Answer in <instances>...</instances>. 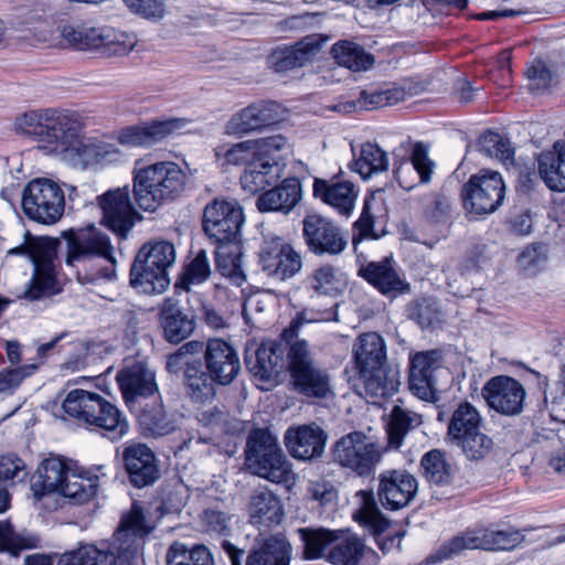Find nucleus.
<instances>
[{
    "instance_id": "obj_54",
    "label": "nucleus",
    "mask_w": 565,
    "mask_h": 565,
    "mask_svg": "<svg viewBox=\"0 0 565 565\" xmlns=\"http://www.w3.org/2000/svg\"><path fill=\"white\" fill-rule=\"evenodd\" d=\"M215 158L222 166H248L256 153L252 140H244L236 143L220 145L214 149Z\"/></svg>"
},
{
    "instance_id": "obj_55",
    "label": "nucleus",
    "mask_w": 565,
    "mask_h": 565,
    "mask_svg": "<svg viewBox=\"0 0 565 565\" xmlns=\"http://www.w3.org/2000/svg\"><path fill=\"white\" fill-rule=\"evenodd\" d=\"M348 245L347 232L331 218L320 215V254L338 255Z\"/></svg>"
},
{
    "instance_id": "obj_40",
    "label": "nucleus",
    "mask_w": 565,
    "mask_h": 565,
    "mask_svg": "<svg viewBox=\"0 0 565 565\" xmlns=\"http://www.w3.org/2000/svg\"><path fill=\"white\" fill-rule=\"evenodd\" d=\"M279 178L280 168L276 162L256 157L245 167L239 181L245 192L256 194L276 183Z\"/></svg>"
},
{
    "instance_id": "obj_19",
    "label": "nucleus",
    "mask_w": 565,
    "mask_h": 565,
    "mask_svg": "<svg viewBox=\"0 0 565 565\" xmlns=\"http://www.w3.org/2000/svg\"><path fill=\"white\" fill-rule=\"evenodd\" d=\"M285 352L282 342L273 340L258 347L248 345L245 351L246 367L259 381H274L285 370Z\"/></svg>"
},
{
    "instance_id": "obj_59",
    "label": "nucleus",
    "mask_w": 565,
    "mask_h": 565,
    "mask_svg": "<svg viewBox=\"0 0 565 565\" xmlns=\"http://www.w3.org/2000/svg\"><path fill=\"white\" fill-rule=\"evenodd\" d=\"M254 104L234 114L226 122L224 131L228 136L241 137L260 129Z\"/></svg>"
},
{
    "instance_id": "obj_35",
    "label": "nucleus",
    "mask_w": 565,
    "mask_h": 565,
    "mask_svg": "<svg viewBox=\"0 0 565 565\" xmlns=\"http://www.w3.org/2000/svg\"><path fill=\"white\" fill-rule=\"evenodd\" d=\"M72 469L71 462L60 456L44 459L32 477L31 489L34 495L40 498L47 493H57Z\"/></svg>"
},
{
    "instance_id": "obj_64",
    "label": "nucleus",
    "mask_w": 565,
    "mask_h": 565,
    "mask_svg": "<svg viewBox=\"0 0 565 565\" xmlns=\"http://www.w3.org/2000/svg\"><path fill=\"white\" fill-rule=\"evenodd\" d=\"M250 140L252 143H254L256 157L262 159H269L271 162H276L274 158L275 152L282 151L288 148L287 139L281 135Z\"/></svg>"
},
{
    "instance_id": "obj_27",
    "label": "nucleus",
    "mask_w": 565,
    "mask_h": 565,
    "mask_svg": "<svg viewBox=\"0 0 565 565\" xmlns=\"http://www.w3.org/2000/svg\"><path fill=\"white\" fill-rule=\"evenodd\" d=\"M359 275L386 297L396 298L411 290L409 284L388 258L362 266Z\"/></svg>"
},
{
    "instance_id": "obj_26",
    "label": "nucleus",
    "mask_w": 565,
    "mask_h": 565,
    "mask_svg": "<svg viewBox=\"0 0 565 565\" xmlns=\"http://www.w3.org/2000/svg\"><path fill=\"white\" fill-rule=\"evenodd\" d=\"M292 546L282 533L260 532L246 558V565H289Z\"/></svg>"
},
{
    "instance_id": "obj_24",
    "label": "nucleus",
    "mask_w": 565,
    "mask_h": 565,
    "mask_svg": "<svg viewBox=\"0 0 565 565\" xmlns=\"http://www.w3.org/2000/svg\"><path fill=\"white\" fill-rule=\"evenodd\" d=\"M186 120L171 118L124 128L118 135V142L127 147H150L174 132L183 129Z\"/></svg>"
},
{
    "instance_id": "obj_1",
    "label": "nucleus",
    "mask_w": 565,
    "mask_h": 565,
    "mask_svg": "<svg viewBox=\"0 0 565 565\" xmlns=\"http://www.w3.org/2000/svg\"><path fill=\"white\" fill-rule=\"evenodd\" d=\"M148 534L141 510L134 505L105 548L84 545L60 555L57 565H134Z\"/></svg>"
},
{
    "instance_id": "obj_58",
    "label": "nucleus",
    "mask_w": 565,
    "mask_h": 565,
    "mask_svg": "<svg viewBox=\"0 0 565 565\" xmlns=\"http://www.w3.org/2000/svg\"><path fill=\"white\" fill-rule=\"evenodd\" d=\"M203 349L204 343L201 341L193 340L184 343L175 352L168 355L166 363L168 372L177 374L201 362V360L194 359V356L203 352Z\"/></svg>"
},
{
    "instance_id": "obj_16",
    "label": "nucleus",
    "mask_w": 565,
    "mask_h": 565,
    "mask_svg": "<svg viewBox=\"0 0 565 565\" xmlns=\"http://www.w3.org/2000/svg\"><path fill=\"white\" fill-rule=\"evenodd\" d=\"M481 394L491 409L504 416L521 414L526 396L523 384L508 375H497L488 380Z\"/></svg>"
},
{
    "instance_id": "obj_30",
    "label": "nucleus",
    "mask_w": 565,
    "mask_h": 565,
    "mask_svg": "<svg viewBox=\"0 0 565 565\" xmlns=\"http://www.w3.org/2000/svg\"><path fill=\"white\" fill-rule=\"evenodd\" d=\"M289 369L296 387L308 396H318V371L306 340H297L288 351Z\"/></svg>"
},
{
    "instance_id": "obj_9",
    "label": "nucleus",
    "mask_w": 565,
    "mask_h": 565,
    "mask_svg": "<svg viewBox=\"0 0 565 565\" xmlns=\"http://www.w3.org/2000/svg\"><path fill=\"white\" fill-rule=\"evenodd\" d=\"M66 204L62 186L49 178H35L26 183L21 194L23 213L32 221L52 225L64 214Z\"/></svg>"
},
{
    "instance_id": "obj_49",
    "label": "nucleus",
    "mask_w": 565,
    "mask_h": 565,
    "mask_svg": "<svg viewBox=\"0 0 565 565\" xmlns=\"http://www.w3.org/2000/svg\"><path fill=\"white\" fill-rule=\"evenodd\" d=\"M167 565H215V562L210 548L203 544L188 547L174 542L168 550Z\"/></svg>"
},
{
    "instance_id": "obj_13",
    "label": "nucleus",
    "mask_w": 565,
    "mask_h": 565,
    "mask_svg": "<svg viewBox=\"0 0 565 565\" xmlns=\"http://www.w3.org/2000/svg\"><path fill=\"white\" fill-rule=\"evenodd\" d=\"M333 565H377V553L355 534H338L320 527V558Z\"/></svg>"
},
{
    "instance_id": "obj_42",
    "label": "nucleus",
    "mask_w": 565,
    "mask_h": 565,
    "mask_svg": "<svg viewBox=\"0 0 565 565\" xmlns=\"http://www.w3.org/2000/svg\"><path fill=\"white\" fill-rule=\"evenodd\" d=\"M354 358L360 372L385 366L386 352L383 338L376 332L360 335L354 343Z\"/></svg>"
},
{
    "instance_id": "obj_21",
    "label": "nucleus",
    "mask_w": 565,
    "mask_h": 565,
    "mask_svg": "<svg viewBox=\"0 0 565 565\" xmlns=\"http://www.w3.org/2000/svg\"><path fill=\"white\" fill-rule=\"evenodd\" d=\"M204 364L218 385L233 383L241 372V361L236 350L222 339H211L204 345Z\"/></svg>"
},
{
    "instance_id": "obj_57",
    "label": "nucleus",
    "mask_w": 565,
    "mask_h": 565,
    "mask_svg": "<svg viewBox=\"0 0 565 565\" xmlns=\"http://www.w3.org/2000/svg\"><path fill=\"white\" fill-rule=\"evenodd\" d=\"M382 204L374 198L365 199L362 213L359 220L354 223V228L358 231L359 236L353 237V245L355 246L363 238H377L373 228L376 222L382 217L379 213L382 212Z\"/></svg>"
},
{
    "instance_id": "obj_53",
    "label": "nucleus",
    "mask_w": 565,
    "mask_h": 565,
    "mask_svg": "<svg viewBox=\"0 0 565 565\" xmlns=\"http://www.w3.org/2000/svg\"><path fill=\"white\" fill-rule=\"evenodd\" d=\"M458 447L469 461H481L490 456L493 450V439L486 433L477 430L468 434L450 444Z\"/></svg>"
},
{
    "instance_id": "obj_46",
    "label": "nucleus",
    "mask_w": 565,
    "mask_h": 565,
    "mask_svg": "<svg viewBox=\"0 0 565 565\" xmlns=\"http://www.w3.org/2000/svg\"><path fill=\"white\" fill-rule=\"evenodd\" d=\"M99 488V478L97 476H84L74 468L68 471L64 479L58 494L73 500L76 503H84L92 499Z\"/></svg>"
},
{
    "instance_id": "obj_47",
    "label": "nucleus",
    "mask_w": 565,
    "mask_h": 565,
    "mask_svg": "<svg viewBox=\"0 0 565 565\" xmlns=\"http://www.w3.org/2000/svg\"><path fill=\"white\" fill-rule=\"evenodd\" d=\"M217 381L213 379L211 372L202 369L199 362L193 366H189L184 371V385L188 394L195 402H204L215 396V385Z\"/></svg>"
},
{
    "instance_id": "obj_32",
    "label": "nucleus",
    "mask_w": 565,
    "mask_h": 565,
    "mask_svg": "<svg viewBox=\"0 0 565 565\" xmlns=\"http://www.w3.org/2000/svg\"><path fill=\"white\" fill-rule=\"evenodd\" d=\"M138 423L141 434L147 438L170 435L179 427L178 415L167 411L160 398L146 401L140 405Z\"/></svg>"
},
{
    "instance_id": "obj_29",
    "label": "nucleus",
    "mask_w": 565,
    "mask_h": 565,
    "mask_svg": "<svg viewBox=\"0 0 565 565\" xmlns=\"http://www.w3.org/2000/svg\"><path fill=\"white\" fill-rule=\"evenodd\" d=\"M411 87L392 86L385 89L361 90L355 100L338 103L335 105L324 106V110H332L342 114H349L354 110H373L386 106H393L404 100L409 94Z\"/></svg>"
},
{
    "instance_id": "obj_45",
    "label": "nucleus",
    "mask_w": 565,
    "mask_h": 565,
    "mask_svg": "<svg viewBox=\"0 0 565 565\" xmlns=\"http://www.w3.org/2000/svg\"><path fill=\"white\" fill-rule=\"evenodd\" d=\"M285 441L295 458L308 460L312 459L318 452V433L312 425L288 429Z\"/></svg>"
},
{
    "instance_id": "obj_17",
    "label": "nucleus",
    "mask_w": 565,
    "mask_h": 565,
    "mask_svg": "<svg viewBox=\"0 0 565 565\" xmlns=\"http://www.w3.org/2000/svg\"><path fill=\"white\" fill-rule=\"evenodd\" d=\"M377 481L379 501L384 509L391 511L407 507L418 491L417 479L405 469L382 471Z\"/></svg>"
},
{
    "instance_id": "obj_50",
    "label": "nucleus",
    "mask_w": 565,
    "mask_h": 565,
    "mask_svg": "<svg viewBox=\"0 0 565 565\" xmlns=\"http://www.w3.org/2000/svg\"><path fill=\"white\" fill-rule=\"evenodd\" d=\"M331 53L339 65L353 72L367 71L374 64L373 55L352 42H342L333 45Z\"/></svg>"
},
{
    "instance_id": "obj_63",
    "label": "nucleus",
    "mask_w": 565,
    "mask_h": 565,
    "mask_svg": "<svg viewBox=\"0 0 565 565\" xmlns=\"http://www.w3.org/2000/svg\"><path fill=\"white\" fill-rule=\"evenodd\" d=\"M523 533L515 527L493 525L492 552L513 551L524 542Z\"/></svg>"
},
{
    "instance_id": "obj_25",
    "label": "nucleus",
    "mask_w": 565,
    "mask_h": 565,
    "mask_svg": "<svg viewBox=\"0 0 565 565\" xmlns=\"http://www.w3.org/2000/svg\"><path fill=\"white\" fill-rule=\"evenodd\" d=\"M122 459L129 481L136 488L150 486L159 479L158 459L147 445L134 444L126 447Z\"/></svg>"
},
{
    "instance_id": "obj_43",
    "label": "nucleus",
    "mask_w": 565,
    "mask_h": 565,
    "mask_svg": "<svg viewBox=\"0 0 565 565\" xmlns=\"http://www.w3.org/2000/svg\"><path fill=\"white\" fill-rule=\"evenodd\" d=\"M482 427L483 418L478 408L469 402H460L451 413L446 438L451 444Z\"/></svg>"
},
{
    "instance_id": "obj_28",
    "label": "nucleus",
    "mask_w": 565,
    "mask_h": 565,
    "mask_svg": "<svg viewBox=\"0 0 565 565\" xmlns=\"http://www.w3.org/2000/svg\"><path fill=\"white\" fill-rule=\"evenodd\" d=\"M318 54V35L305 36L294 45L276 47L268 56V64L276 73L302 67Z\"/></svg>"
},
{
    "instance_id": "obj_22",
    "label": "nucleus",
    "mask_w": 565,
    "mask_h": 565,
    "mask_svg": "<svg viewBox=\"0 0 565 565\" xmlns=\"http://www.w3.org/2000/svg\"><path fill=\"white\" fill-rule=\"evenodd\" d=\"M444 354L441 350L417 352L411 358L408 375L409 390L420 399L429 401L434 397V373L443 366Z\"/></svg>"
},
{
    "instance_id": "obj_23",
    "label": "nucleus",
    "mask_w": 565,
    "mask_h": 565,
    "mask_svg": "<svg viewBox=\"0 0 565 565\" xmlns=\"http://www.w3.org/2000/svg\"><path fill=\"white\" fill-rule=\"evenodd\" d=\"M493 524L467 530L444 543L435 553L430 554L423 564L440 563L460 555L466 550H483L492 552Z\"/></svg>"
},
{
    "instance_id": "obj_39",
    "label": "nucleus",
    "mask_w": 565,
    "mask_h": 565,
    "mask_svg": "<svg viewBox=\"0 0 565 565\" xmlns=\"http://www.w3.org/2000/svg\"><path fill=\"white\" fill-rule=\"evenodd\" d=\"M301 199L300 182L296 178L285 179L280 185L263 193L257 199L262 212L288 213Z\"/></svg>"
},
{
    "instance_id": "obj_10",
    "label": "nucleus",
    "mask_w": 565,
    "mask_h": 565,
    "mask_svg": "<svg viewBox=\"0 0 565 565\" xmlns=\"http://www.w3.org/2000/svg\"><path fill=\"white\" fill-rule=\"evenodd\" d=\"M386 447L360 431L342 437L333 446V459L359 476L371 475L382 460Z\"/></svg>"
},
{
    "instance_id": "obj_5",
    "label": "nucleus",
    "mask_w": 565,
    "mask_h": 565,
    "mask_svg": "<svg viewBox=\"0 0 565 565\" xmlns=\"http://www.w3.org/2000/svg\"><path fill=\"white\" fill-rule=\"evenodd\" d=\"M71 124L61 137L58 149L54 154L83 169L119 163L126 159L122 151L115 145L83 136L82 125L76 115H73Z\"/></svg>"
},
{
    "instance_id": "obj_51",
    "label": "nucleus",
    "mask_w": 565,
    "mask_h": 565,
    "mask_svg": "<svg viewBox=\"0 0 565 565\" xmlns=\"http://www.w3.org/2000/svg\"><path fill=\"white\" fill-rule=\"evenodd\" d=\"M425 479L434 484H448L455 473L454 466L447 461L446 454L439 449L426 452L420 460Z\"/></svg>"
},
{
    "instance_id": "obj_14",
    "label": "nucleus",
    "mask_w": 565,
    "mask_h": 565,
    "mask_svg": "<svg viewBox=\"0 0 565 565\" xmlns=\"http://www.w3.org/2000/svg\"><path fill=\"white\" fill-rule=\"evenodd\" d=\"M243 222V210L236 201L215 199L203 212V230L216 244L237 242Z\"/></svg>"
},
{
    "instance_id": "obj_8",
    "label": "nucleus",
    "mask_w": 565,
    "mask_h": 565,
    "mask_svg": "<svg viewBox=\"0 0 565 565\" xmlns=\"http://www.w3.org/2000/svg\"><path fill=\"white\" fill-rule=\"evenodd\" d=\"M73 115L53 108L25 111L15 117L13 130L38 142L47 153L54 154L67 125H72Z\"/></svg>"
},
{
    "instance_id": "obj_52",
    "label": "nucleus",
    "mask_w": 565,
    "mask_h": 565,
    "mask_svg": "<svg viewBox=\"0 0 565 565\" xmlns=\"http://www.w3.org/2000/svg\"><path fill=\"white\" fill-rule=\"evenodd\" d=\"M99 56H122L134 50L137 44V36L110 26H103Z\"/></svg>"
},
{
    "instance_id": "obj_4",
    "label": "nucleus",
    "mask_w": 565,
    "mask_h": 565,
    "mask_svg": "<svg viewBox=\"0 0 565 565\" xmlns=\"http://www.w3.org/2000/svg\"><path fill=\"white\" fill-rule=\"evenodd\" d=\"M58 244L56 238L33 236L24 231L21 243L8 249L7 256L24 257L33 264V275L23 295L25 299L39 300L60 291L55 266Z\"/></svg>"
},
{
    "instance_id": "obj_20",
    "label": "nucleus",
    "mask_w": 565,
    "mask_h": 565,
    "mask_svg": "<svg viewBox=\"0 0 565 565\" xmlns=\"http://www.w3.org/2000/svg\"><path fill=\"white\" fill-rule=\"evenodd\" d=\"M98 202L105 225L117 234L125 235L139 218V214L130 201L127 185L107 191L98 196Z\"/></svg>"
},
{
    "instance_id": "obj_34",
    "label": "nucleus",
    "mask_w": 565,
    "mask_h": 565,
    "mask_svg": "<svg viewBox=\"0 0 565 565\" xmlns=\"http://www.w3.org/2000/svg\"><path fill=\"white\" fill-rule=\"evenodd\" d=\"M359 189L349 180L320 179V201L332 207L340 216L349 218L355 207Z\"/></svg>"
},
{
    "instance_id": "obj_62",
    "label": "nucleus",
    "mask_w": 565,
    "mask_h": 565,
    "mask_svg": "<svg viewBox=\"0 0 565 565\" xmlns=\"http://www.w3.org/2000/svg\"><path fill=\"white\" fill-rule=\"evenodd\" d=\"M35 546V540L14 532L8 522H0V551L18 554Z\"/></svg>"
},
{
    "instance_id": "obj_60",
    "label": "nucleus",
    "mask_w": 565,
    "mask_h": 565,
    "mask_svg": "<svg viewBox=\"0 0 565 565\" xmlns=\"http://www.w3.org/2000/svg\"><path fill=\"white\" fill-rule=\"evenodd\" d=\"M480 148L488 156L494 157L504 163L512 160L514 156L509 139L493 131H488L481 136Z\"/></svg>"
},
{
    "instance_id": "obj_33",
    "label": "nucleus",
    "mask_w": 565,
    "mask_h": 565,
    "mask_svg": "<svg viewBox=\"0 0 565 565\" xmlns=\"http://www.w3.org/2000/svg\"><path fill=\"white\" fill-rule=\"evenodd\" d=\"M434 162L428 158L427 148L417 142L413 147L409 161L402 162L395 170V179L401 188L411 191L418 183H428L431 179Z\"/></svg>"
},
{
    "instance_id": "obj_12",
    "label": "nucleus",
    "mask_w": 565,
    "mask_h": 565,
    "mask_svg": "<svg viewBox=\"0 0 565 565\" xmlns=\"http://www.w3.org/2000/svg\"><path fill=\"white\" fill-rule=\"evenodd\" d=\"M67 242V265L85 258L98 256L108 260L109 266L100 269L97 277L113 279L115 276V258L109 237L95 226H88L78 231L70 230L63 234Z\"/></svg>"
},
{
    "instance_id": "obj_56",
    "label": "nucleus",
    "mask_w": 565,
    "mask_h": 565,
    "mask_svg": "<svg viewBox=\"0 0 565 565\" xmlns=\"http://www.w3.org/2000/svg\"><path fill=\"white\" fill-rule=\"evenodd\" d=\"M355 170L364 178L374 172L387 169L388 159L386 153L377 146L366 142L362 146L360 157L354 162Z\"/></svg>"
},
{
    "instance_id": "obj_15",
    "label": "nucleus",
    "mask_w": 565,
    "mask_h": 565,
    "mask_svg": "<svg viewBox=\"0 0 565 565\" xmlns=\"http://www.w3.org/2000/svg\"><path fill=\"white\" fill-rule=\"evenodd\" d=\"M356 497L359 498L360 507L353 513V519L376 536V543L384 554L393 550L401 551L402 539L405 536L406 531L399 530L382 535L388 527V521L379 509L373 491L361 490L356 493Z\"/></svg>"
},
{
    "instance_id": "obj_31",
    "label": "nucleus",
    "mask_w": 565,
    "mask_h": 565,
    "mask_svg": "<svg viewBox=\"0 0 565 565\" xmlns=\"http://www.w3.org/2000/svg\"><path fill=\"white\" fill-rule=\"evenodd\" d=\"M117 381L126 404L147 398L158 391L154 372L143 363H135L117 374Z\"/></svg>"
},
{
    "instance_id": "obj_18",
    "label": "nucleus",
    "mask_w": 565,
    "mask_h": 565,
    "mask_svg": "<svg viewBox=\"0 0 565 565\" xmlns=\"http://www.w3.org/2000/svg\"><path fill=\"white\" fill-rule=\"evenodd\" d=\"M259 264L267 276L286 280L301 269L300 255L282 238L267 237L259 250Z\"/></svg>"
},
{
    "instance_id": "obj_7",
    "label": "nucleus",
    "mask_w": 565,
    "mask_h": 565,
    "mask_svg": "<svg viewBox=\"0 0 565 565\" xmlns=\"http://www.w3.org/2000/svg\"><path fill=\"white\" fill-rule=\"evenodd\" d=\"M246 467L253 475L270 482H289L292 470L277 438L267 429H253L247 438Z\"/></svg>"
},
{
    "instance_id": "obj_3",
    "label": "nucleus",
    "mask_w": 565,
    "mask_h": 565,
    "mask_svg": "<svg viewBox=\"0 0 565 565\" xmlns=\"http://www.w3.org/2000/svg\"><path fill=\"white\" fill-rule=\"evenodd\" d=\"M62 408L68 416L111 441L128 434L129 424L122 413L96 393L73 390L65 396Z\"/></svg>"
},
{
    "instance_id": "obj_37",
    "label": "nucleus",
    "mask_w": 565,
    "mask_h": 565,
    "mask_svg": "<svg viewBox=\"0 0 565 565\" xmlns=\"http://www.w3.org/2000/svg\"><path fill=\"white\" fill-rule=\"evenodd\" d=\"M248 513L250 522L270 526L284 520L285 512L279 498L267 488H258L250 497Z\"/></svg>"
},
{
    "instance_id": "obj_36",
    "label": "nucleus",
    "mask_w": 565,
    "mask_h": 565,
    "mask_svg": "<svg viewBox=\"0 0 565 565\" xmlns=\"http://www.w3.org/2000/svg\"><path fill=\"white\" fill-rule=\"evenodd\" d=\"M160 326L166 340L178 344L194 330V320L184 313L173 299H166L160 309Z\"/></svg>"
},
{
    "instance_id": "obj_11",
    "label": "nucleus",
    "mask_w": 565,
    "mask_h": 565,
    "mask_svg": "<svg viewBox=\"0 0 565 565\" xmlns=\"http://www.w3.org/2000/svg\"><path fill=\"white\" fill-rule=\"evenodd\" d=\"M505 185L499 172L480 170L471 175L461 189L465 209L483 215L494 212L503 202Z\"/></svg>"
},
{
    "instance_id": "obj_61",
    "label": "nucleus",
    "mask_w": 565,
    "mask_h": 565,
    "mask_svg": "<svg viewBox=\"0 0 565 565\" xmlns=\"http://www.w3.org/2000/svg\"><path fill=\"white\" fill-rule=\"evenodd\" d=\"M210 275L211 267L207 254L204 249H201L186 266L181 284L185 290H190L192 285L202 284Z\"/></svg>"
},
{
    "instance_id": "obj_41",
    "label": "nucleus",
    "mask_w": 565,
    "mask_h": 565,
    "mask_svg": "<svg viewBox=\"0 0 565 565\" xmlns=\"http://www.w3.org/2000/svg\"><path fill=\"white\" fill-rule=\"evenodd\" d=\"M364 375L365 395L369 402L380 405L382 399L394 395L398 391V371L391 366L367 370Z\"/></svg>"
},
{
    "instance_id": "obj_38",
    "label": "nucleus",
    "mask_w": 565,
    "mask_h": 565,
    "mask_svg": "<svg viewBox=\"0 0 565 565\" xmlns=\"http://www.w3.org/2000/svg\"><path fill=\"white\" fill-rule=\"evenodd\" d=\"M539 173L552 191H565V141H556L552 149L543 151L537 158Z\"/></svg>"
},
{
    "instance_id": "obj_2",
    "label": "nucleus",
    "mask_w": 565,
    "mask_h": 565,
    "mask_svg": "<svg viewBox=\"0 0 565 565\" xmlns=\"http://www.w3.org/2000/svg\"><path fill=\"white\" fill-rule=\"evenodd\" d=\"M189 181L186 172L173 161L141 164L136 161L132 170V194L138 207L156 212L166 203L177 200Z\"/></svg>"
},
{
    "instance_id": "obj_6",
    "label": "nucleus",
    "mask_w": 565,
    "mask_h": 565,
    "mask_svg": "<svg viewBox=\"0 0 565 565\" xmlns=\"http://www.w3.org/2000/svg\"><path fill=\"white\" fill-rule=\"evenodd\" d=\"M175 262V248L167 241L145 244L130 269V284L146 294L163 292L169 284L168 269Z\"/></svg>"
},
{
    "instance_id": "obj_48",
    "label": "nucleus",
    "mask_w": 565,
    "mask_h": 565,
    "mask_svg": "<svg viewBox=\"0 0 565 565\" xmlns=\"http://www.w3.org/2000/svg\"><path fill=\"white\" fill-rule=\"evenodd\" d=\"M218 245L215 250L217 270L236 286H241L245 281L241 263V246L237 242Z\"/></svg>"
},
{
    "instance_id": "obj_44",
    "label": "nucleus",
    "mask_w": 565,
    "mask_h": 565,
    "mask_svg": "<svg viewBox=\"0 0 565 565\" xmlns=\"http://www.w3.org/2000/svg\"><path fill=\"white\" fill-rule=\"evenodd\" d=\"M420 424V415L395 405L390 414V420L386 426L388 446L395 449L399 448L405 436Z\"/></svg>"
}]
</instances>
